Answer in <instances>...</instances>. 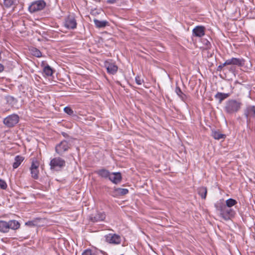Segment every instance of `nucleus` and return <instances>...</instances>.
I'll list each match as a JSON object with an SVG mask.
<instances>
[{
    "mask_svg": "<svg viewBox=\"0 0 255 255\" xmlns=\"http://www.w3.org/2000/svg\"><path fill=\"white\" fill-rule=\"evenodd\" d=\"M72 140H63L55 146V151L59 155L62 156L64 153L72 146Z\"/></svg>",
    "mask_w": 255,
    "mask_h": 255,
    "instance_id": "obj_4",
    "label": "nucleus"
},
{
    "mask_svg": "<svg viewBox=\"0 0 255 255\" xmlns=\"http://www.w3.org/2000/svg\"><path fill=\"white\" fill-rule=\"evenodd\" d=\"M98 252L91 249H86L82 253V255H97Z\"/></svg>",
    "mask_w": 255,
    "mask_h": 255,
    "instance_id": "obj_31",
    "label": "nucleus"
},
{
    "mask_svg": "<svg viewBox=\"0 0 255 255\" xmlns=\"http://www.w3.org/2000/svg\"><path fill=\"white\" fill-rule=\"evenodd\" d=\"M32 54L36 57H40L42 56V53L41 51L37 48H33L31 50Z\"/></svg>",
    "mask_w": 255,
    "mask_h": 255,
    "instance_id": "obj_33",
    "label": "nucleus"
},
{
    "mask_svg": "<svg viewBox=\"0 0 255 255\" xmlns=\"http://www.w3.org/2000/svg\"><path fill=\"white\" fill-rule=\"evenodd\" d=\"M65 26L68 29H74L77 27V22L75 17L72 15L67 16L65 20Z\"/></svg>",
    "mask_w": 255,
    "mask_h": 255,
    "instance_id": "obj_14",
    "label": "nucleus"
},
{
    "mask_svg": "<svg viewBox=\"0 0 255 255\" xmlns=\"http://www.w3.org/2000/svg\"><path fill=\"white\" fill-rule=\"evenodd\" d=\"M205 27L203 26H197L193 29V34L195 36L201 37L205 35Z\"/></svg>",
    "mask_w": 255,
    "mask_h": 255,
    "instance_id": "obj_17",
    "label": "nucleus"
},
{
    "mask_svg": "<svg viewBox=\"0 0 255 255\" xmlns=\"http://www.w3.org/2000/svg\"><path fill=\"white\" fill-rule=\"evenodd\" d=\"M117 1H116V0H107V2L108 3H110V4H113V3H115Z\"/></svg>",
    "mask_w": 255,
    "mask_h": 255,
    "instance_id": "obj_37",
    "label": "nucleus"
},
{
    "mask_svg": "<svg viewBox=\"0 0 255 255\" xmlns=\"http://www.w3.org/2000/svg\"><path fill=\"white\" fill-rule=\"evenodd\" d=\"M116 83H117L118 85H121V84L120 82H119V81H116Z\"/></svg>",
    "mask_w": 255,
    "mask_h": 255,
    "instance_id": "obj_40",
    "label": "nucleus"
},
{
    "mask_svg": "<svg viewBox=\"0 0 255 255\" xmlns=\"http://www.w3.org/2000/svg\"><path fill=\"white\" fill-rule=\"evenodd\" d=\"M207 43H208L210 45V43L209 41H207Z\"/></svg>",
    "mask_w": 255,
    "mask_h": 255,
    "instance_id": "obj_41",
    "label": "nucleus"
},
{
    "mask_svg": "<svg viewBox=\"0 0 255 255\" xmlns=\"http://www.w3.org/2000/svg\"><path fill=\"white\" fill-rule=\"evenodd\" d=\"M128 193V189L114 187L113 190L111 192V195L114 197H117L125 195Z\"/></svg>",
    "mask_w": 255,
    "mask_h": 255,
    "instance_id": "obj_15",
    "label": "nucleus"
},
{
    "mask_svg": "<svg viewBox=\"0 0 255 255\" xmlns=\"http://www.w3.org/2000/svg\"><path fill=\"white\" fill-rule=\"evenodd\" d=\"M93 21L96 27L99 28H104L107 26L110 25L109 22L107 20H99L95 18Z\"/></svg>",
    "mask_w": 255,
    "mask_h": 255,
    "instance_id": "obj_18",
    "label": "nucleus"
},
{
    "mask_svg": "<svg viewBox=\"0 0 255 255\" xmlns=\"http://www.w3.org/2000/svg\"><path fill=\"white\" fill-rule=\"evenodd\" d=\"M109 179L113 183L118 184L122 180V174L120 172H112L111 173Z\"/></svg>",
    "mask_w": 255,
    "mask_h": 255,
    "instance_id": "obj_16",
    "label": "nucleus"
},
{
    "mask_svg": "<svg viewBox=\"0 0 255 255\" xmlns=\"http://www.w3.org/2000/svg\"><path fill=\"white\" fill-rule=\"evenodd\" d=\"M20 227V223L15 220H10L8 221L0 220V233L6 234L10 230L16 231Z\"/></svg>",
    "mask_w": 255,
    "mask_h": 255,
    "instance_id": "obj_1",
    "label": "nucleus"
},
{
    "mask_svg": "<svg viewBox=\"0 0 255 255\" xmlns=\"http://www.w3.org/2000/svg\"><path fill=\"white\" fill-rule=\"evenodd\" d=\"M229 96V93L217 92V93L215 95V98L217 100H218L219 103L221 104L223 100L227 99Z\"/></svg>",
    "mask_w": 255,
    "mask_h": 255,
    "instance_id": "obj_20",
    "label": "nucleus"
},
{
    "mask_svg": "<svg viewBox=\"0 0 255 255\" xmlns=\"http://www.w3.org/2000/svg\"><path fill=\"white\" fill-rule=\"evenodd\" d=\"M198 193L202 199H205L207 193V189L206 187L203 186L199 187L198 189Z\"/></svg>",
    "mask_w": 255,
    "mask_h": 255,
    "instance_id": "obj_26",
    "label": "nucleus"
},
{
    "mask_svg": "<svg viewBox=\"0 0 255 255\" xmlns=\"http://www.w3.org/2000/svg\"><path fill=\"white\" fill-rule=\"evenodd\" d=\"M237 204V201L235 199L230 198L226 200L225 205L227 207L231 208Z\"/></svg>",
    "mask_w": 255,
    "mask_h": 255,
    "instance_id": "obj_30",
    "label": "nucleus"
},
{
    "mask_svg": "<svg viewBox=\"0 0 255 255\" xmlns=\"http://www.w3.org/2000/svg\"><path fill=\"white\" fill-rule=\"evenodd\" d=\"M39 162L35 158H32L30 170L31 177L35 180L39 178Z\"/></svg>",
    "mask_w": 255,
    "mask_h": 255,
    "instance_id": "obj_8",
    "label": "nucleus"
},
{
    "mask_svg": "<svg viewBox=\"0 0 255 255\" xmlns=\"http://www.w3.org/2000/svg\"><path fill=\"white\" fill-rule=\"evenodd\" d=\"M215 207L216 210L220 211V214L223 211V209L225 208L226 205L224 202V200H220L215 204Z\"/></svg>",
    "mask_w": 255,
    "mask_h": 255,
    "instance_id": "obj_21",
    "label": "nucleus"
},
{
    "mask_svg": "<svg viewBox=\"0 0 255 255\" xmlns=\"http://www.w3.org/2000/svg\"><path fill=\"white\" fill-rule=\"evenodd\" d=\"M124 255L122 254V255Z\"/></svg>",
    "mask_w": 255,
    "mask_h": 255,
    "instance_id": "obj_42",
    "label": "nucleus"
},
{
    "mask_svg": "<svg viewBox=\"0 0 255 255\" xmlns=\"http://www.w3.org/2000/svg\"><path fill=\"white\" fill-rule=\"evenodd\" d=\"M62 134L63 135V136H64V137H66L67 136H68L67 133H65V132H63L62 133Z\"/></svg>",
    "mask_w": 255,
    "mask_h": 255,
    "instance_id": "obj_39",
    "label": "nucleus"
},
{
    "mask_svg": "<svg viewBox=\"0 0 255 255\" xmlns=\"http://www.w3.org/2000/svg\"><path fill=\"white\" fill-rule=\"evenodd\" d=\"M51 170L59 171L66 165V161L60 157H54L52 159L49 164Z\"/></svg>",
    "mask_w": 255,
    "mask_h": 255,
    "instance_id": "obj_3",
    "label": "nucleus"
},
{
    "mask_svg": "<svg viewBox=\"0 0 255 255\" xmlns=\"http://www.w3.org/2000/svg\"><path fill=\"white\" fill-rule=\"evenodd\" d=\"M46 4L43 0H38L34 1L28 7V10L30 12L34 13L44 9Z\"/></svg>",
    "mask_w": 255,
    "mask_h": 255,
    "instance_id": "obj_6",
    "label": "nucleus"
},
{
    "mask_svg": "<svg viewBox=\"0 0 255 255\" xmlns=\"http://www.w3.org/2000/svg\"><path fill=\"white\" fill-rule=\"evenodd\" d=\"M6 183L3 180L0 179V187L2 189H6L7 188Z\"/></svg>",
    "mask_w": 255,
    "mask_h": 255,
    "instance_id": "obj_34",
    "label": "nucleus"
},
{
    "mask_svg": "<svg viewBox=\"0 0 255 255\" xmlns=\"http://www.w3.org/2000/svg\"><path fill=\"white\" fill-rule=\"evenodd\" d=\"M64 111L65 113H66L67 115L71 116H75L74 114V112L72 109V108L70 107L67 106L64 108Z\"/></svg>",
    "mask_w": 255,
    "mask_h": 255,
    "instance_id": "obj_32",
    "label": "nucleus"
},
{
    "mask_svg": "<svg viewBox=\"0 0 255 255\" xmlns=\"http://www.w3.org/2000/svg\"><path fill=\"white\" fill-rule=\"evenodd\" d=\"M135 82L137 85H141L143 82V80L140 78V76H137L135 78Z\"/></svg>",
    "mask_w": 255,
    "mask_h": 255,
    "instance_id": "obj_35",
    "label": "nucleus"
},
{
    "mask_svg": "<svg viewBox=\"0 0 255 255\" xmlns=\"http://www.w3.org/2000/svg\"><path fill=\"white\" fill-rule=\"evenodd\" d=\"M24 158L20 155H17L14 158V162L13 163L12 167L14 169L17 168L23 161Z\"/></svg>",
    "mask_w": 255,
    "mask_h": 255,
    "instance_id": "obj_22",
    "label": "nucleus"
},
{
    "mask_svg": "<svg viewBox=\"0 0 255 255\" xmlns=\"http://www.w3.org/2000/svg\"><path fill=\"white\" fill-rule=\"evenodd\" d=\"M175 92L182 101L184 102H186V100L187 98V96L182 92L179 87H176Z\"/></svg>",
    "mask_w": 255,
    "mask_h": 255,
    "instance_id": "obj_24",
    "label": "nucleus"
},
{
    "mask_svg": "<svg viewBox=\"0 0 255 255\" xmlns=\"http://www.w3.org/2000/svg\"><path fill=\"white\" fill-rule=\"evenodd\" d=\"M211 135L215 139L218 140L226 137L225 134H222L219 131L217 130H212Z\"/></svg>",
    "mask_w": 255,
    "mask_h": 255,
    "instance_id": "obj_25",
    "label": "nucleus"
},
{
    "mask_svg": "<svg viewBox=\"0 0 255 255\" xmlns=\"http://www.w3.org/2000/svg\"><path fill=\"white\" fill-rule=\"evenodd\" d=\"M242 105L240 100L230 99L226 102L224 111L227 114L231 115L238 112Z\"/></svg>",
    "mask_w": 255,
    "mask_h": 255,
    "instance_id": "obj_2",
    "label": "nucleus"
},
{
    "mask_svg": "<svg viewBox=\"0 0 255 255\" xmlns=\"http://www.w3.org/2000/svg\"><path fill=\"white\" fill-rule=\"evenodd\" d=\"M5 99L6 101V103L11 106H13L15 105L17 102V100L14 97L11 96H7L5 97Z\"/></svg>",
    "mask_w": 255,
    "mask_h": 255,
    "instance_id": "obj_27",
    "label": "nucleus"
},
{
    "mask_svg": "<svg viewBox=\"0 0 255 255\" xmlns=\"http://www.w3.org/2000/svg\"><path fill=\"white\" fill-rule=\"evenodd\" d=\"M245 60L243 58H238L233 57L225 61V65H233L238 67H243L244 66Z\"/></svg>",
    "mask_w": 255,
    "mask_h": 255,
    "instance_id": "obj_13",
    "label": "nucleus"
},
{
    "mask_svg": "<svg viewBox=\"0 0 255 255\" xmlns=\"http://www.w3.org/2000/svg\"><path fill=\"white\" fill-rule=\"evenodd\" d=\"M3 66L2 64H0V73L3 70Z\"/></svg>",
    "mask_w": 255,
    "mask_h": 255,
    "instance_id": "obj_38",
    "label": "nucleus"
},
{
    "mask_svg": "<svg viewBox=\"0 0 255 255\" xmlns=\"http://www.w3.org/2000/svg\"><path fill=\"white\" fill-rule=\"evenodd\" d=\"M104 66L107 69V72L110 74H115L118 69V66L115 64V63L113 62L111 60L106 61L104 62Z\"/></svg>",
    "mask_w": 255,
    "mask_h": 255,
    "instance_id": "obj_11",
    "label": "nucleus"
},
{
    "mask_svg": "<svg viewBox=\"0 0 255 255\" xmlns=\"http://www.w3.org/2000/svg\"><path fill=\"white\" fill-rule=\"evenodd\" d=\"M95 172L101 177L105 179H109V176H110L111 174V172L108 170L106 169L105 168L99 169L96 171Z\"/></svg>",
    "mask_w": 255,
    "mask_h": 255,
    "instance_id": "obj_19",
    "label": "nucleus"
},
{
    "mask_svg": "<svg viewBox=\"0 0 255 255\" xmlns=\"http://www.w3.org/2000/svg\"><path fill=\"white\" fill-rule=\"evenodd\" d=\"M225 62L224 63H223L222 64L219 65L217 68V70L218 71H221L223 69V68L224 66L227 65H225Z\"/></svg>",
    "mask_w": 255,
    "mask_h": 255,
    "instance_id": "obj_36",
    "label": "nucleus"
},
{
    "mask_svg": "<svg viewBox=\"0 0 255 255\" xmlns=\"http://www.w3.org/2000/svg\"><path fill=\"white\" fill-rule=\"evenodd\" d=\"M40 219L36 218L32 221H28L25 223V225L30 227L37 226L38 225V222Z\"/></svg>",
    "mask_w": 255,
    "mask_h": 255,
    "instance_id": "obj_28",
    "label": "nucleus"
},
{
    "mask_svg": "<svg viewBox=\"0 0 255 255\" xmlns=\"http://www.w3.org/2000/svg\"><path fill=\"white\" fill-rule=\"evenodd\" d=\"M106 215L104 212L97 211L95 214L89 216V220L93 223H96L104 221Z\"/></svg>",
    "mask_w": 255,
    "mask_h": 255,
    "instance_id": "obj_9",
    "label": "nucleus"
},
{
    "mask_svg": "<svg viewBox=\"0 0 255 255\" xmlns=\"http://www.w3.org/2000/svg\"><path fill=\"white\" fill-rule=\"evenodd\" d=\"M19 121V117L17 114H12L3 119V124L8 128L14 127Z\"/></svg>",
    "mask_w": 255,
    "mask_h": 255,
    "instance_id": "obj_7",
    "label": "nucleus"
},
{
    "mask_svg": "<svg viewBox=\"0 0 255 255\" xmlns=\"http://www.w3.org/2000/svg\"><path fill=\"white\" fill-rule=\"evenodd\" d=\"M235 215V211L227 206H225V208L220 214V216L226 221L231 219Z\"/></svg>",
    "mask_w": 255,
    "mask_h": 255,
    "instance_id": "obj_12",
    "label": "nucleus"
},
{
    "mask_svg": "<svg viewBox=\"0 0 255 255\" xmlns=\"http://www.w3.org/2000/svg\"><path fill=\"white\" fill-rule=\"evenodd\" d=\"M244 115L248 125L251 123V119L255 118V106L247 105L244 110Z\"/></svg>",
    "mask_w": 255,
    "mask_h": 255,
    "instance_id": "obj_5",
    "label": "nucleus"
},
{
    "mask_svg": "<svg viewBox=\"0 0 255 255\" xmlns=\"http://www.w3.org/2000/svg\"><path fill=\"white\" fill-rule=\"evenodd\" d=\"M106 241L110 244L119 245L121 243L120 236L116 234H109L105 236Z\"/></svg>",
    "mask_w": 255,
    "mask_h": 255,
    "instance_id": "obj_10",
    "label": "nucleus"
},
{
    "mask_svg": "<svg viewBox=\"0 0 255 255\" xmlns=\"http://www.w3.org/2000/svg\"><path fill=\"white\" fill-rule=\"evenodd\" d=\"M43 73L47 77L51 76L54 70L48 64H47L43 69Z\"/></svg>",
    "mask_w": 255,
    "mask_h": 255,
    "instance_id": "obj_23",
    "label": "nucleus"
},
{
    "mask_svg": "<svg viewBox=\"0 0 255 255\" xmlns=\"http://www.w3.org/2000/svg\"><path fill=\"white\" fill-rule=\"evenodd\" d=\"M16 0H3V5L6 8H9L16 3Z\"/></svg>",
    "mask_w": 255,
    "mask_h": 255,
    "instance_id": "obj_29",
    "label": "nucleus"
}]
</instances>
